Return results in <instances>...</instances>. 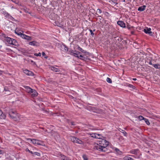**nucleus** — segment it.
I'll return each instance as SVG.
<instances>
[{
	"mask_svg": "<svg viewBox=\"0 0 160 160\" xmlns=\"http://www.w3.org/2000/svg\"><path fill=\"white\" fill-rule=\"evenodd\" d=\"M109 142L105 139H101L98 141V143L94 147V149L102 152H106L107 149L106 147L108 145Z\"/></svg>",
	"mask_w": 160,
	"mask_h": 160,
	"instance_id": "obj_1",
	"label": "nucleus"
},
{
	"mask_svg": "<svg viewBox=\"0 0 160 160\" xmlns=\"http://www.w3.org/2000/svg\"><path fill=\"white\" fill-rule=\"evenodd\" d=\"M61 50L65 52H68L69 54L72 55L74 56L79 58L80 57V52L76 51H73L72 50H68V48L65 44H62L61 46Z\"/></svg>",
	"mask_w": 160,
	"mask_h": 160,
	"instance_id": "obj_2",
	"label": "nucleus"
},
{
	"mask_svg": "<svg viewBox=\"0 0 160 160\" xmlns=\"http://www.w3.org/2000/svg\"><path fill=\"white\" fill-rule=\"evenodd\" d=\"M8 115L12 119L16 121H18L19 118V115L17 114V112L12 109L9 110Z\"/></svg>",
	"mask_w": 160,
	"mask_h": 160,
	"instance_id": "obj_3",
	"label": "nucleus"
},
{
	"mask_svg": "<svg viewBox=\"0 0 160 160\" xmlns=\"http://www.w3.org/2000/svg\"><path fill=\"white\" fill-rule=\"evenodd\" d=\"M5 40L8 43V44L16 46L17 42L16 40L12 38L8 37H5Z\"/></svg>",
	"mask_w": 160,
	"mask_h": 160,
	"instance_id": "obj_4",
	"label": "nucleus"
},
{
	"mask_svg": "<svg viewBox=\"0 0 160 160\" xmlns=\"http://www.w3.org/2000/svg\"><path fill=\"white\" fill-rule=\"evenodd\" d=\"M81 52L83 54H81V59L85 60L88 59V53L81 48Z\"/></svg>",
	"mask_w": 160,
	"mask_h": 160,
	"instance_id": "obj_5",
	"label": "nucleus"
},
{
	"mask_svg": "<svg viewBox=\"0 0 160 160\" xmlns=\"http://www.w3.org/2000/svg\"><path fill=\"white\" fill-rule=\"evenodd\" d=\"M151 30V28L147 27L146 28L144 29V31L145 33L148 34L150 36H152V34Z\"/></svg>",
	"mask_w": 160,
	"mask_h": 160,
	"instance_id": "obj_6",
	"label": "nucleus"
},
{
	"mask_svg": "<svg viewBox=\"0 0 160 160\" xmlns=\"http://www.w3.org/2000/svg\"><path fill=\"white\" fill-rule=\"evenodd\" d=\"M28 140H29L31 142H32L34 144L41 145V144L39 143V141L38 140L30 138L28 139Z\"/></svg>",
	"mask_w": 160,
	"mask_h": 160,
	"instance_id": "obj_7",
	"label": "nucleus"
},
{
	"mask_svg": "<svg viewBox=\"0 0 160 160\" xmlns=\"http://www.w3.org/2000/svg\"><path fill=\"white\" fill-rule=\"evenodd\" d=\"M30 94H31L32 98L36 97L38 96V93L34 89H32Z\"/></svg>",
	"mask_w": 160,
	"mask_h": 160,
	"instance_id": "obj_8",
	"label": "nucleus"
},
{
	"mask_svg": "<svg viewBox=\"0 0 160 160\" xmlns=\"http://www.w3.org/2000/svg\"><path fill=\"white\" fill-rule=\"evenodd\" d=\"M140 151L138 149H132L130 150V152L132 154L135 155H138Z\"/></svg>",
	"mask_w": 160,
	"mask_h": 160,
	"instance_id": "obj_9",
	"label": "nucleus"
},
{
	"mask_svg": "<svg viewBox=\"0 0 160 160\" xmlns=\"http://www.w3.org/2000/svg\"><path fill=\"white\" fill-rule=\"evenodd\" d=\"M71 140L73 142L79 143L80 140L75 137H72L71 138Z\"/></svg>",
	"mask_w": 160,
	"mask_h": 160,
	"instance_id": "obj_10",
	"label": "nucleus"
},
{
	"mask_svg": "<svg viewBox=\"0 0 160 160\" xmlns=\"http://www.w3.org/2000/svg\"><path fill=\"white\" fill-rule=\"evenodd\" d=\"M117 23L118 25L120 26L121 27L123 28H126L125 24L123 21H118L117 22Z\"/></svg>",
	"mask_w": 160,
	"mask_h": 160,
	"instance_id": "obj_11",
	"label": "nucleus"
},
{
	"mask_svg": "<svg viewBox=\"0 0 160 160\" xmlns=\"http://www.w3.org/2000/svg\"><path fill=\"white\" fill-rule=\"evenodd\" d=\"M29 44L34 46H39V43L35 41H32V42H29Z\"/></svg>",
	"mask_w": 160,
	"mask_h": 160,
	"instance_id": "obj_12",
	"label": "nucleus"
},
{
	"mask_svg": "<svg viewBox=\"0 0 160 160\" xmlns=\"http://www.w3.org/2000/svg\"><path fill=\"white\" fill-rule=\"evenodd\" d=\"M24 87L26 91L29 94L33 89H31L30 87L27 86H24Z\"/></svg>",
	"mask_w": 160,
	"mask_h": 160,
	"instance_id": "obj_13",
	"label": "nucleus"
},
{
	"mask_svg": "<svg viewBox=\"0 0 160 160\" xmlns=\"http://www.w3.org/2000/svg\"><path fill=\"white\" fill-rule=\"evenodd\" d=\"M50 68L52 70L54 71L55 72H58L60 71V70L59 69L56 68L54 67L51 66Z\"/></svg>",
	"mask_w": 160,
	"mask_h": 160,
	"instance_id": "obj_14",
	"label": "nucleus"
},
{
	"mask_svg": "<svg viewBox=\"0 0 160 160\" xmlns=\"http://www.w3.org/2000/svg\"><path fill=\"white\" fill-rule=\"evenodd\" d=\"M146 6L145 5H143L139 7L138 8V10L140 11H143L145 9Z\"/></svg>",
	"mask_w": 160,
	"mask_h": 160,
	"instance_id": "obj_15",
	"label": "nucleus"
},
{
	"mask_svg": "<svg viewBox=\"0 0 160 160\" xmlns=\"http://www.w3.org/2000/svg\"><path fill=\"white\" fill-rule=\"evenodd\" d=\"M16 33L19 35H20L21 37V38H22L25 39V38H26L25 36L26 35L23 34V33H22L20 32L18 33L16 32Z\"/></svg>",
	"mask_w": 160,
	"mask_h": 160,
	"instance_id": "obj_16",
	"label": "nucleus"
},
{
	"mask_svg": "<svg viewBox=\"0 0 160 160\" xmlns=\"http://www.w3.org/2000/svg\"><path fill=\"white\" fill-rule=\"evenodd\" d=\"M61 159L63 160H69L70 159L66 157L64 155H61Z\"/></svg>",
	"mask_w": 160,
	"mask_h": 160,
	"instance_id": "obj_17",
	"label": "nucleus"
},
{
	"mask_svg": "<svg viewBox=\"0 0 160 160\" xmlns=\"http://www.w3.org/2000/svg\"><path fill=\"white\" fill-rule=\"evenodd\" d=\"M5 117L6 115L2 111V112L0 114V118L1 119H5Z\"/></svg>",
	"mask_w": 160,
	"mask_h": 160,
	"instance_id": "obj_18",
	"label": "nucleus"
},
{
	"mask_svg": "<svg viewBox=\"0 0 160 160\" xmlns=\"http://www.w3.org/2000/svg\"><path fill=\"white\" fill-rule=\"evenodd\" d=\"M153 67L157 69H160V64H157L153 65Z\"/></svg>",
	"mask_w": 160,
	"mask_h": 160,
	"instance_id": "obj_19",
	"label": "nucleus"
},
{
	"mask_svg": "<svg viewBox=\"0 0 160 160\" xmlns=\"http://www.w3.org/2000/svg\"><path fill=\"white\" fill-rule=\"evenodd\" d=\"M124 160H134L132 158L128 156H125L123 158Z\"/></svg>",
	"mask_w": 160,
	"mask_h": 160,
	"instance_id": "obj_20",
	"label": "nucleus"
},
{
	"mask_svg": "<svg viewBox=\"0 0 160 160\" xmlns=\"http://www.w3.org/2000/svg\"><path fill=\"white\" fill-rule=\"evenodd\" d=\"M119 131L122 132V133H123V135L125 136H127V133L126 132H125L124 130L121 129H120L119 130Z\"/></svg>",
	"mask_w": 160,
	"mask_h": 160,
	"instance_id": "obj_21",
	"label": "nucleus"
},
{
	"mask_svg": "<svg viewBox=\"0 0 160 160\" xmlns=\"http://www.w3.org/2000/svg\"><path fill=\"white\" fill-rule=\"evenodd\" d=\"M82 158L83 160H88V156L86 154H83L82 155Z\"/></svg>",
	"mask_w": 160,
	"mask_h": 160,
	"instance_id": "obj_22",
	"label": "nucleus"
},
{
	"mask_svg": "<svg viewBox=\"0 0 160 160\" xmlns=\"http://www.w3.org/2000/svg\"><path fill=\"white\" fill-rule=\"evenodd\" d=\"M102 136L101 134L96 133V138H98L101 139H102Z\"/></svg>",
	"mask_w": 160,
	"mask_h": 160,
	"instance_id": "obj_23",
	"label": "nucleus"
},
{
	"mask_svg": "<svg viewBox=\"0 0 160 160\" xmlns=\"http://www.w3.org/2000/svg\"><path fill=\"white\" fill-rule=\"evenodd\" d=\"M96 133H89V134L91 136V137L96 138Z\"/></svg>",
	"mask_w": 160,
	"mask_h": 160,
	"instance_id": "obj_24",
	"label": "nucleus"
},
{
	"mask_svg": "<svg viewBox=\"0 0 160 160\" xmlns=\"http://www.w3.org/2000/svg\"><path fill=\"white\" fill-rule=\"evenodd\" d=\"M127 86L130 88H132L133 89H135V87L132 85L129 84H128Z\"/></svg>",
	"mask_w": 160,
	"mask_h": 160,
	"instance_id": "obj_25",
	"label": "nucleus"
},
{
	"mask_svg": "<svg viewBox=\"0 0 160 160\" xmlns=\"http://www.w3.org/2000/svg\"><path fill=\"white\" fill-rule=\"evenodd\" d=\"M25 37L26 38L25 39H27L28 40H32V38L31 37L27 35H26Z\"/></svg>",
	"mask_w": 160,
	"mask_h": 160,
	"instance_id": "obj_26",
	"label": "nucleus"
},
{
	"mask_svg": "<svg viewBox=\"0 0 160 160\" xmlns=\"http://www.w3.org/2000/svg\"><path fill=\"white\" fill-rule=\"evenodd\" d=\"M34 74L32 73V71H29L28 74V75L30 76H33L34 75Z\"/></svg>",
	"mask_w": 160,
	"mask_h": 160,
	"instance_id": "obj_27",
	"label": "nucleus"
},
{
	"mask_svg": "<svg viewBox=\"0 0 160 160\" xmlns=\"http://www.w3.org/2000/svg\"><path fill=\"white\" fill-rule=\"evenodd\" d=\"M138 118L140 120H144V119H145V118H144L143 116H139L138 117Z\"/></svg>",
	"mask_w": 160,
	"mask_h": 160,
	"instance_id": "obj_28",
	"label": "nucleus"
},
{
	"mask_svg": "<svg viewBox=\"0 0 160 160\" xmlns=\"http://www.w3.org/2000/svg\"><path fill=\"white\" fill-rule=\"evenodd\" d=\"M107 81L108 82H109L110 83H112V81L111 80V79L109 78H107Z\"/></svg>",
	"mask_w": 160,
	"mask_h": 160,
	"instance_id": "obj_29",
	"label": "nucleus"
},
{
	"mask_svg": "<svg viewBox=\"0 0 160 160\" xmlns=\"http://www.w3.org/2000/svg\"><path fill=\"white\" fill-rule=\"evenodd\" d=\"M29 70L27 69L23 70V72L24 73L28 75Z\"/></svg>",
	"mask_w": 160,
	"mask_h": 160,
	"instance_id": "obj_30",
	"label": "nucleus"
},
{
	"mask_svg": "<svg viewBox=\"0 0 160 160\" xmlns=\"http://www.w3.org/2000/svg\"><path fill=\"white\" fill-rule=\"evenodd\" d=\"M144 120L147 125H149L150 124V123L148 119H146V118H145Z\"/></svg>",
	"mask_w": 160,
	"mask_h": 160,
	"instance_id": "obj_31",
	"label": "nucleus"
},
{
	"mask_svg": "<svg viewBox=\"0 0 160 160\" xmlns=\"http://www.w3.org/2000/svg\"><path fill=\"white\" fill-rule=\"evenodd\" d=\"M33 155H36L38 156H39L40 155V153L37 152H34V154Z\"/></svg>",
	"mask_w": 160,
	"mask_h": 160,
	"instance_id": "obj_32",
	"label": "nucleus"
},
{
	"mask_svg": "<svg viewBox=\"0 0 160 160\" xmlns=\"http://www.w3.org/2000/svg\"><path fill=\"white\" fill-rule=\"evenodd\" d=\"M136 155V156L132 155V156L133 157H134V158H140V155Z\"/></svg>",
	"mask_w": 160,
	"mask_h": 160,
	"instance_id": "obj_33",
	"label": "nucleus"
},
{
	"mask_svg": "<svg viewBox=\"0 0 160 160\" xmlns=\"http://www.w3.org/2000/svg\"><path fill=\"white\" fill-rule=\"evenodd\" d=\"M102 10L100 9H98L97 11V12L99 13H102Z\"/></svg>",
	"mask_w": 160,
	"mask_h": 160,
	"instance_id": "obj_34",
	"label": "nucleus"
},
{
	"mask_svg": "<svg viewBox=\"0 0 160 160\" xmlns=\"http://www.w3.org/2000/svg\"><path fill=\"white\" fill-rule=\"evenodd\" d=\"M34 55L36 56H41V53L40 52H39L38 53H35Z\"/></svg>",
	"mask_w": 160,
	"mask_h": 160,
	"instance_id": "obj_35",
	"label": "nucleus"
},
{
	"mask_svg": "<svg viewBox=\"0 0 160 160\" xmlns=\"http://www.w3.org/2000/svg\"><path fill=\"white\" fill-rule=\"evenodd\" d=\"M127 27L128 29H130L132 27H131L130 25L128 24L127 26Z\"/></svg>",
	"mask_w": 160,
	"mask_h": 160,
	"instance_id": "obj_36",
	"label": "nucleus"
},
{
	"mask_svg": "<svg viewBox=\"0 0 160 160\" xmlns=\"http://www.w3.org/2000/svg\"><path fill=\"white\" fill-rule=\"evenodd\" d=\"M89 31H90V32H91V35L92 36H94V33L92 31L91 29H90Z\"/></svg>",
	"mask_w": 160,
	"mask_h": 160,
	"instance_id": "obj_37",
	"label": "nucleus"
},
{
	"mask_svg": "<svg viewBox=\"0 0 160 160\" xmlns=\"http://www.w3.org/2000/svg\"><path fill=\"white\" fill-rule=\"evenodd\" d=\"M115 151L118 153H119V152H120V151L117 148H116L115 149Z\"/></svg>",
	"mask_w": 160,
	"mask_h": 160,
	"instance_id": "obj_38",
	"label": "nucleus"
},
{
	"mask_svg": "<svg viewBox=\"0 0 160 160\" xmlns=\"http://www.w3.org/2000/svg\"><path fill=\"white\" fill-rule=\"evenodd\" d=\"M103 13L107 16H108L109 14V13L106 12H104Z\"/></svg>",
	"mask_w": 160,
	"mask_h": 160,
	"instance_id": "obj_39",
	"label": "nucleus"
},
{
	"mask_svg": "<svg viewBox=\"0 0 160 160\" xmlns=\"http://www.w3.org/2000/svg\"><path fill=\"white\" fill-rule=\"evenodd\" d=\"M149 64L150 65H152V66H153V65L154 64H153L152 63V60H151L150 61V62H149Z\"/></svg>",
	"mask_w": 160,
	"mask_h": 160,
	"instance_id": "obj_40",
	"label": "nucleus"
},
{
	"mask_svg": "<svg viewBox=\"0 0 160 160\" xmlns=\"http://www.w3.org/2000/svg\"><path fill=\"white\" fill-rule=\"evenodd\" d=\"M98 17L99 18V19L100 21L102 20V17H101V16H98Z\"/></svg>",
	"mask_w": 160,
	"mask_h": 160,
	"instance_id": "obj_41",
	"label": "nucleus"
},
{
	"mask_svg": "<svg viewBox=\"0 0 160 160\" xmlns=\"http://www.w3.org/2000/svg\"><path fill=\"white\" fill-rule=\"evenodd\" d=\"M26 151L27 152H30L31 151L29 150L28 148H26Z\"/></svg>",
	"mask_w": 160,
	"mask_h": 160,
	"instance_id": "obj_42",
	"label": "nucleus"
},
{
	"mask_svg": "<svg viewBox=\"0 0 160 160\" xmlns=\"http://www.w3.org/2000/svg\"><path fill=\"white\" fill-rule=\"evenodd\" d=\"M42 54L43 56H44L45 55V53L44 52H42Z\"/></svg>",
	"mask_w": 160,
	"mask_h": 160,
	"instance_id": "obj_43",
	"label": "nucleus"
},
{
	"mask_svg": "<svg viewBox=\"0 0 160 160\" xmlns=\"http://www.w3.org/2000/svg\"><path fill=\"white\" fill-rule=\"evenodd\" d=\"M2 71L1 70H0V75L2 74Z\"/></svg>",
	"mask_w": 160,
	"mask_h": 160,
	"instance_id": "obj_44",
	"label": "nucleus"
},
{
	"mask_svg": "<svg viewBox=\"0 0 160 160\" xmlns=\"http://www.w3.org/2000/svg\"><path fill=\"white\" fill-rule=\"evenodd\" d=\"M30 153H31V154H32L33 155L34 154V152H33L31 151H30Z\"/></svg>",
	"mask_w": 160,
	"mask_h": 160,
	"instance_id": "obj_45",
	"label": "nucleus"
},
{
	"mask_svg": "<svg viewBox=\"0 0 160 160\" xmlns=\"http://www.w3.org/2000/svg\"><path fill=\"white\" fill-rule=\"evenodd\" d=\"M84 78L85 77H83V78L82 77V78H83L81 79V81H82V80H84Z\"/></svg>",
	"mask_w": 160,
	"mask_h": 160,
	"instance_id": "obj_46",
	"label": "nucleus"
},
{
	"mask_svg": "<svg viewBox=\"0 0 160 160\" xmlns=\"http://www.w3.org/2000/svg\"><path fill=\"white\" fill-rule=\"evenodd\" d=\"M3 151L1 150H0V154H1L2 153Z\"/></svg>",
	"mask_w": 160,
	"mask_h": 160,
	"instance_id": "obj_47",
	"label": "nucleus"
},
{
	"mask_svg": "<svg viewBox=\"0 0 160 160\" xmlns=\"http://www.w3.org/2000/svg\"><path fill=\"white\" fill-rule=\"evenodd\" d=\"M132 80H134V81H136V80H137V78H133L132 79Z\"/></svg>",
	"mask_w": 160,
	"mask_h": 160,
	"instance_id": "obj_48",
	"label": "nucleus"
},
{
	"mask_svg": "<svg viewBox=\"0 0 160 160\" xmlns=\"http://www.w3.org/2000/svg\"><path fill=\"white\" fill-rule=\"evenodd\" d=\"M12 2H15L16 3H17V2H16V0H12Z\"/></svg>",
	"mask_w": 160,
	"mask_h": 160,
	"instance_id": "obj_49",
	"label": "nucleus"
},
{
	"mask_svg": "<svg viewBox=\"0 0 160 160\" xmlns=\"http://www.w3.org/2000/svg\"><path fill=\"white\" fill-rule=\"evenodd\" d=\"M44 58H48V57L46 56V57H44Z\"/></svg>",
	"mask_w": 160,
	"mask_h": 160,
	"instance_id": "obj_50",
	"label": "nucleus"
},
{
	"mask_svg": "<svg viewBox=\"0 0 160 160\" xmlns=\"http://www.w3.org/2000/svg\"><path fill=\"white\" fill-rule=\"evenodd\" d=\"M82 142L81 140V143H80L81 144H82Z\"/></svg>",
	"mask_w": 160,
	"mask_h": 160,
	"instance_id": "obj_51",
	"label": "nucleus"
},
{
	"mask_svg": "<svg viewBox=\"0 0 160 160\" xmlns=\"http://www.w3.org/2000/svg\"><path fill=\"white\" fill-rule=\"evenodd\" d=\"M83 72H84V73H85V72H84V71H82V73H83Z\"/></svg>",
	"mask_w": 160,
	"mask_h": 160,
	"instance_id": "obj_52",
	"label": "nucleus"
},
{
	"mask_svg": "<svg viewBox=\"0 0 160 160\" xmlns=\"http://www.w3.org/2000/svg\"><path fill=\"white\" fill-rule=\"evenodd\" d=\"M2 46H0V48H1L2 47Z\"/></svg>",
	"mask_w": 160,
	"mask_h": 160,
	"instance_id": "obj_53",
	"label": "nucleus"
},
{
	"mask_svg": "<svg viewBox=\"0 0 160 160\" xmlns=\"http://www.w3.org/2000/svg\"><path fill=\"white\" fill-rule=\"evenodd\" d=\"M4 90H5V91H7V90H6V88H4Z\"/></svg>",
	"mask_w": 160,
	"mask_h": 160,
	"instance_id": "obj_54",
	"label": "nucleus"
},
{
	"mask_svg": "<svg viewBox=\"0 0 160 160\" xmlns=\"http://www.w3.org/2000/svg\"><path fill=\"white\" fill-rule=\"evenodd\" d=\"M59 26V27H61V26Z\"/></svg>",
	"mask_w": 160,
	"mask_h": 160,
	"instance_id": "obj_55",
	"label": "nucleus"
}]
</instances>
